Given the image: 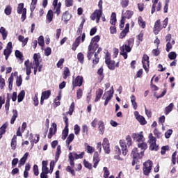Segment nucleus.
<instances>
[{
    "label": "nucleus",
    "mask_w": 178,
    "mask_h": 178,
    "mask_svg": "<svg viewBox=\"0 0 178 178\" xmlns=\"http://www.w3.org/2000/svg\"><path fill=\"white\" fill-rule=\"evenodd\" d=\"M74 134L79 136L80 134L81 128L79 124H75L74 127Z\"/></svg>",
    "instance_id": "nucleus-59"
},
{
    "label": "nucleus",
    "mask_w": 178,
    "mask_h": 178,
    "mask_svg": "<svg viewBox=\"0 0 178 178\" xmlns=\"http://www.w3.org/2000/svg\"><path fill=\"white\" fill-rule=\"evenodd\" d=\"M38 44L40 47H44V36L40 35L38 38Z\"/></svg>",
    "instance_id": "nucleus-64"
},
{
    "label": "nucleus",
    "mask_w": 178,
    "mask_h": 178,
    "mask_svg": "<svg viewBox=\"0 0 178 178\" xmlns=\"http://www.w3.org/2000/svg\"><path fill=\"white\" fill-rule=\"evenodd\" d=\"M138 148L140 149V152H145V150L147 149V148H148V145H147V143L145 142H139V143H138Z\"/></svg>",
    "instance_id": "nucleus-27"
},
{
    "label": "nucleus",
    "mask_w": 178,
    "mask_h": 178,
    "mask_svg": "<svg viewBox=\"0 0 178 178\" xmlns=\"http://www.w3.org/2000/svg\"><path fill=\"white\" fill-rule=\"evenodd\" d=\"M85 145L86 146V149L88 154H92L93 152H95V149L92 147V146H90L88 143H85Z\"/></svg>",
    "instance_id": "nucleus-46"
},
{
    "label": "nucleus",
    "mask_w": 178,
    "mask_h": 178,
    "mask_svg": "<svg viewBox=\"0 0 178 178\" xmlns=\"http://www.w3.org/2000/svg\"><path fill=\"white\" fill-rule=\"evenodd\" d=\"M38 1V0H31V6H30L31 12H34Z\"/></svg>",
    "instance_id": "nucleus-55"
},
{
    "label": "nucleus",
    "mask_w": 178,
    "mask_h": 178,
    "mask_svg": "<svg viewBox=\"0 0 178 178\" xmlns=\"http://www.w3.org/2000/svg\"><path fill=\"white\" fill-rule=\"evenodd\" d=\"M162 26H161V19H158L155 23L153 28V32L155 35H158L161 30H162Z\"/></svg>",
    "instance_id": "nucleus-14"
},
{
    "label": "nucleus",
    "mask_w": 178,
    "mask_h": 178,
    "mask_svg": "<svg viewBox=\"0 0 178 178\" xmlns=\"http://www.w3.org/2000/svg\"><path fill=\"white\" fill-rule=\"evenodd\" d=\"M135 115L136 120L139 122L140 124L142 126L147 124V120H145V118H144V116L139 115L138 112L137 111L136 112Z\"/></svg>",
    "instance_id": "nucleus-17"
},
{
    "label": "nucleus",
    "mask_w": 178,
    "mask_h": 178,
    "mask_svg": "<svg viewBox=\"0 0 178 178\" xmlns=\"http://www.w3.org/2000/svg\"><path fill=\"white\" fill-rule=\"evenodd\" d=\"M138 24H139V26L142 29H145L146 24H145V21H144V19H143V17H141V16L138 17Z\"/></svg>",
    "instance_id": "nucleus-35"
},
{
    "label": "nucleus",
    "mask_w": 178,
    "mask_h": 178,
    "mask_svg": "<svg viewBox=\"0 0 178 178\" xmlns=\"http://www.w3.org/2000/svg\"><path fill=\"white\" fill-rule=\"evenodd\" d=\"M132 138L137 141L138 143H142L144 141V136L143 135V132H140V134H133Z\"/></svg>",
    "instance_id": "nucleus-18"
},
{
    "label": "nucleus",
    "mask_w": 178,
    "mask_h": 178,
    "mask_svg": "<svg viewBox=\"0 0 178 178\" xmlns=\"http://www.w3.org/2000/svg\"><path fill=\"white\" fill-rule=\"evenodd\" d=\"M127 44H123L122 47H120V55H122V56L124 57V59H127V53L131 52V47H130V40H128Z\"/></svg>",
    "instance_id": "nucleus-4"
},
{
    "label": "nucleus",
    "mask_w": 178,
    "mask_h": 178,
    "mask_svg": "<svg viewBox=\"0 0 178 178\" xmlns=\"http://www.w3.org/2000/svg\"><path fill=\"white\" fill-rule=\"evenodd\" d=\"M80 40H81V36H79L76 38L75 41L72 44V51H76V49H77V47L80 45Z\"/></svg>",
    "instance_id": "nucleus-29"
},
{
    "label": "nucleus",
    "mask_w": 178,
    "mask_h": 178,
    "mask_svg": "<svg viewBox=\"0 0 178 178\" xmlns=\"http://www.w3.org/2000/svg\"><path fill=\"white\" fill-rule=\"evenodd\" d=\"M111 89L112 90H110L105 92L102 97V99H105L104 106H106V105L109 104V102L111 101V99H112V97H113V93L115 92V91L113 90V86L111 87Z\"/></svg>",
    "instance_id": "nucleus-7"
},
{
    "label": "nucleus",
    "mask_w": 178,
    "mask_h": 178,
    "mask_svg": "<svg viewBox=\"0 0 178 178\" xmlns=\"http://www.w3.org/2000/svg\"><path fill=\"white\" fill-rule=\"evenodd\" d=\"M98 129L99 131H101L102 134H104L105 131V124H104V121L100 120L98 122Z\"/></svg>",
    "instance_id": "nucleus-32"
},
{
    "label": "nucleus",
    "mask_w": 178,
    "mask_h": 178,
    "mask_svg": "<svg viewBox=\"0 0 178 178\" xmlns=\"http://www.w3.org/2000/svg\"><path fill=\"white\" fill-rule=\"evenodd\" d=\"M25 95H26V92H24V90H22L18 95V99H17L18 102H22V101L24 99Z\"/></svg>",
    "instance_id": "nucleus-47"
},
{
    "label": "nucleus",
    "mask_w": 178,
    "mask_h": 178,
    "mask_svg": "<svg viewBox=\"0 0 178 178\" xmlns=\"http://www.w3.org/2000/svg\"><path fill=\"white\" fill-rule=\"evenodd\" d=\"M142 64L143 69L145 70L146 73L149 72V70L147 67V65L149 67V56L147 54H144L142 58Z\"/></svg>",
    "instance_id": "nucleus-9"
},
{
    "label": "nucleus",
    "mask_w": 178,
    "mask_h": 178,
    "mask_svg": "<svg viewBox=\"0 0 178 178\" xmlns=\"http://www.w3.org/2000/svg\"><path fill=\"white\" fill-rule=\"evenodd\" d=\"M168 58L170 60H175L177 58V54L175 51H171L168 54Z\"/></svg>",
    "instance_id": "nucleus-50"
},
{
    "label": "nucleus",
    "mask_w": 178,
    "mask_h": 178,
    "mask_svg": "<svg viewBox=\"0 0 178 178\" xmlns=\"http://www.w3.org/2000/svg\"><path fill=\"white\" fill-rule=\"evenodd\" d=\"M126 141L127 143L123 140H120V145L122 148V155H124V156H126L129 152V150H127V147H131L133 144V142H131V137L129 135L126 138Z\"/></svg>",
    "instance_id": "nucleus-2"
},
{
    "label": "nucleus",
    "mask_w": 178,
    "mask_h": 178,
    "mask_svg": "<svg viewBox=\"0 0 178 178\" xmlns=\"http://www.w3.org/2000/svg\"><path fill=\"white\" fill-rule=\"evenodd\" d=\"M77 59L80 63H84V54L80 52L77 54Z\"/></svg>",
    "instance_id": "nucleus-54"
},
{
    "label": "nucleus",
    "mask_w": 178,
    "mask_h": 178,
    "mask_svg": "<svg viewBox=\"0 0 178 178\" xmlns=\"http://www.w3.org/2000/svg\"><path fill=\"white\" fill-rule=\"evenodd\" d=\"M24 9H26V8H24V3H19L18 6H17L18 15H22L23 13V12H24Z\"/></svg>",
    "instance_id": "nucleus-34"
},
{
    "label": "nucleus",
    "mask_w": 178,
    "mask_h": 178,
    "mask_svg": "<svg viewBox=\"0 0 178 178\" xmlns=\"http://www.w3.org/2000/svg\"><path fill=\"white\" fill-rule=\"evenodd\" d=\"M130 31V24L127 23L125 25V28L122 30L120 34V38L123 39L127 35V33Z\"/></svg>",
    "instance_id": "nucleus-20"
},
{
    "label": "nucleus",
    "mask_w": 178,
    "mask_h": 178,
    "mask_svg": "<svg viewBox=\"0 0 178 178\" xmlns=\"http://www.w3.org/2000/svg\"><path fill=\"white\" fill-rule=\"evenodd\" d=\"M120 5L122 8H127L129 6V0H120Z\"/></svg>",
    "instance_id": "nucleus-60"
},
{
    "label": "nucleus",
    "mask_w": 178,
    "mask_h": 178,
    "mask_svg": "<svg viewBox=\"0 0 178 178\" xmlns=\"http://www.w3.org/2000/svg\"><path fill=\"white\" fill-rule=\"evenodd\" d=\"M100 161L99 154H98V152H95L93 154V168H95V169H97V166H98V163H99Z\"/></svg>",
    "instance_id": "nucleus-19"
},
{
    "label": "nucleus",
    "mask_w": 178,
    "mask_h": 178,
    "mask_svg": "<svg viewBox=\"0 0 178 178\" xmlns=\"http://www.w3.org/2000/svg\"><path fill=\"white\" fill-rule=\"evenodd\" d=\"M22 83H23V78H22V75H19L16 79L17 87H20Z\"/></svg>",
    "instance_id": "nucleus-58"
},
{
    "label": "nucleus",
    "mask_w": 178,
    "mask_h": 178,
    "mask_svg": "<svg viewBox=\"0 0 178 178\" xmlns=\"http://www.w3.org/2000/svg\"><path fill=\"white\" fill-rule=\"evenodd\" d=\"M56 130H57L56 123H53L51 125V127L49 129V134L47 136V137L49 140H51V138H52V136H54V134H55V133H56Z\"/></svg>",
    "instance_id": "nucleus-21"
},
{
    "label": "nucleus",
    "mask_w": 178,
    "mask_h": 178,
    "mask_svg": "<svg viewBox=\"0 0 178 178\" xmlns=\"http://www.w3.org/2000/svg\"><path fill=\"white\" fill-rule=\"evenodd\" d=\"M15 54L16 58H18L20 60L23 59V54H22L20 51L16 50Z\"/></svg>",
    "instance_id": "nucleus-62"
},
{
    "label": "nucleus",
    "mask_w": 178,
    "mask_h": 178,
    "mask_svg": "<svg viewBox=\"0 0 178 178\" xmlns=\"http://www.w3.org/2000/svg\"><path fill=\"white\" fill-rule=\"evenodd\" d=\"M47 23H51L54 20V11L49 10L46 16Z\"/></svg>",
    "instance_id": "nucleus-30"
},
{
    "label": "nucleus",
    "mask_w": 178,
    "mask_h": 178,
    "mask_svg": "<svg viewBox=\"0 0 178 178\" xmlns=\"http://www.w3.org/2000/svg\"><path fill=\"white\" fill-rule=\"evenodd\" d=\"M97 49V52H95V58L92 60L93 65L99 63V57H98V54L102 51V49L101 47H98Z\"/></svg>",
    "instance_id": "nucleus-23"
},
{
    "label": "nucleus",
    "mask_w": 178,
    "mask_h": 178,
    "mask_svg": "<svg viewBox=\"0 0 178 178\" xmlns=\"http://www.w3.org/2000/svg\"><path fill=\"white\" fill-rule=\"evenodd\" d=\"M152 161L148 160L143 163V175L145 176H149V173H151V171L152 170Z\"/></svg>",
    "instance_id": "nucleus-5"
},
{
    "label": "nucleus",
    "mask_w": 178,
    "mask_h": 178,
    "mask_svg": "<svg viewBox=\"0 0 178 178\" xmlns=\"http://www.w3.org/2000/svg\"><path fill=\"white\" fill-rule=\"evenodd\" d=\"M83 165H84L85 168H86L87 169H89L90 170H91V169H92V164H91L90 162L87 161V160H86V159L83 160Z\"/></svg>",
    "instance_id": "nucleus-56"
},
{
    "label": "nucleus",
    "mask_w": 178,
    "mask_h": 178,
    "mask_svg": "<svg viewBox=\"0 0 178 178\" xmlns=\"http://www.w3.org/2000/svg\"><path fill=\"white\" fill-rule=\"evenodd\" d=\"M97 49H95V47L88 46V54H87V58L88 60H91V59L92 58V56L95 55V51H97Z\"/></svg>",
    "instance_id": "nucleus-15"
},
{
    "label": "nucleus",
    "mask_w": 178,
    "mask_h": 178,
    "mask_svg": "<svg viewBox=\"0 0 178 178\" xmlns=\"http://www.w3.org/2000/svg\"><path fill=\"white\" fill-rule=\"evenodd\" d=\"M33 65L35 66H40V56L37 54H33Z\"/></svg>",
    "instance_id": "nucleus-37"
},
{
    "label": "nucleus",
    "mask_w": 178,
    "mask_h": 178,
    "mask_svg": "<svg viewBox=\"0 0 178 178\" xmlns=\"http://www.w3.org/2000/svg\"><path fill=\"white\" fill-rule=\"evenodd\" d=\"M4 13L5 15H6L7 16H9L11 15L12 13V6H7L6 8L4 10Z\"/></svg>",
    "instance_id": "nucleus-53"
},
{
    "label": "nucleus",
    "mask_w": 178,
    "mask_h": 178,
    "mask_svg": "<svg viewBox=\"0 0 178 178\" xmlns=\"http://www.w3.org/2000/svg\"><path fill=\"white\" fill-rule=\"evenodd\" d=\"M86 153L84 152H82L80 154H77V153L76 152H74L73 153V157L75 159H83V158L84 157V154Z\"/></svg>",
    "instance_id": "nucleus-52"
},
{
    "label": "nucleus",
    "mask_w": 178,
    "mask_h": 178,
    "mask_svg": "<svg viewBox=\"0 0 178 178\" xmlns=\"http://www.w3.org/2000/svg\"><path fill=\"white\" fill-rule=\"evenodd\" d=\"M17 110L14 109L13 110V116L10 120V124H15V122L16 121V118H17Z\"/></svg>",
    "instance_id": "nucleus-31"
},
{
    "label": "nucleus",
    "mask_w": 178,
    "mask_h": 178,
    "mask_svg": "<svg viewBox=\"0 0 178 178\" xmlns=\"http://www.w3.org/2000/svg\"><path fill=\"white\" fill-rule=\"evenodd\" d=\"M11 149L15 151L16 149V147H17V136L16 135H14L12 140H11Z\"/></svg>",
    "instance_id": "nucleus-26"
},
{
    "label": "nucleus",
    "mask_w": 178,
    "mask_h": 178,
    "mask_svg": "<svg viewBox=\"0 0 178 178\" xmlns=\"http://www.w3.org/2000/svg\"><path fill=\"white\" fill-rule=\"evenodd\" d=\"M69 159H70V165L67 166L65 170L66 172H68L69 173H71L72 176H76V172H74V170L73 168H74V157L73 156V153L70 152L69 154Z\"/></svg>",
    "instance_id": "nucleus-3"
},
{
    "label": "nucleus",
    "mask_w": 178,
    "mask_h": 178,
    "mask_svg": "<svg viewBox=\"0 0 178 178\" xmlns=\"http://www.w3.org/2000/svg\"><path fill=\"white\" fill-rule=\"evenodd\" d=\"M63 119L65 124V127L69 128V118H67V115H66V113H63Z\"/></svg>",
    "instance_id": "nucleus-57"
},
{
    "label": "nucleus",
    "mask_w": 178,
    "mask_h": 178,
    "mask_svg": "<svg viewBox=\"0 0 178 178\" xmlns=\"http://www.w3.org/2000/svg\"><path fill=\"white\" fill-rule=\"evenodd\" d=\"M114 154H115L114 156V159H117L118 161H123V159L120 157V155L122 154V151L120 150V147H119V146H115Z\"/></svg>",
    "instance_id": "nucleus-16"
},
{
    "label": "nucleus",
    "mask_w": 178,
    "mask_h": 178,
    "mask_svg": "<svg viewBox=\"0 0 178 178\" xmlns=\"http://www.w3.org/2000/svg\"><path fill=\"white\" fill-rule=\"evenodd\" d=\"M97 74L99 76V80H100L101 81H102L104 80V77H105V76H104V67H101L98 71H97Z\"/></svg>",
    "instance_id": "nucleus-38"
},
{
    "label": "nucleus",
    "mask_w": 178,
    "mask_h": 178,
    "mask_svg": "<svg viewBox=\"0 0 178 178\" xmlns=\"http://www.w3.org/2000/svg\"><path fill=\"white\" fill-rule=\"evenodd\" d=\"M105 63L107 65L110 70H115V60H111L109 55L106 54L105 58Z\"/></svg>",
    "instance_id": "nucleus-10"
},
{
    "label": "nucleus",
    "mask_w": 178,
    "mask_h": 178,
    "mask_svg": "<svg viewBox=\"0 0 178 178\" xmlns=\"http://www.w3.org/2000/svg\"><path fill=\"white\" fill-rule=\"evenodd\" d=\"M101 16H102V12L101 10H95V12L90 15V19L91 20H95V19H97V23H99Z\"/></svg>",
    "instance_id": "nucleus-12"
},
{
    "label": "nucleus",
    "mask_w": 178,
    "mask_h": 178,
    "mask_svg": "<svg viewBox=\"0 0 178 178\" xmlns=\"http://www.w3.org/2000/svg\"><path fill=\"white\" fill-rule=\"evenodd\" d=\"M13 49V46L12 45V42H9L7 45L6 49L3 50V55L5 56L6 60H8L9 59V57L12 54V51Z\"/></svg>",
    "instance_id": "nucleus-8"
},
{
    "label": "nucleus",
    "mask_w": 178,
    "mask_h": 178,
    "mask_svg": "<svg viewBox=\"0 0 178 178\" xmlns=\"http://www.w3.org/2000/svg\"><path fill=\"white\" fill-rule=\"evenodd\" d=\"M149 148L150 151H158V149H159V146L156 145V142L154 143H150Z\"/></svg>",
    "instance_id": "nucleus-48"
},
{
    "label": "nucleus",
    "mask_w": 178,
    "mask_h": 178,
    "mask_svg": "<svg viewBox=\"0 0 178 178\" xmlns=\"http://www.w3.org/2000/svg\"><path fill=\"white\" fill-rule=\"evenodd\" d=\"M148 143H149V144H152V143H156V138H155L154 136V135H152V133H150L149 134Z\"/></svg>",
    "instance_id": "nucleus-51"
},
{
    "label": "nucleus",
    "mask_w": 178,
    "mask_h": 178,
    "mask_svg": "<svg viewBox=\"0 0 178 178\" xmlns=\"http://www.w3.org/2000/svg\"><path fill=\"white\" fill-rule=\"evenodd\" d=\"M67 136H69V128L65 127L62 131V140L67 138Z\"/></svg>",
    "instance_id": "nucleus-42"
},
{
    "label": "nucleus",
    "mask_w": 178,
    "mask_h": 178,
    "mask_svg": "<svg viewBox=\"0 0 178 178\" xmlns=\"http://www.w3.org/2000/svg\"><path fill=\"white\" fill-rule=\"evenodd\" d=\"M102 147L105 154H111V145L109 144V140H108V138H104Z\"/></svg>",
    "instance_id": "nucleus-11"
},
{
    "label": "nucleus",
    "mask_w": 178,
    "mask_h": 178,
    "mask_svg": "<svg viewBox=\"0 0 178 178\" xmlns=\"http://www.w3.org/2000/svg\"><path fill=\"white\" fill-rule=\"evenodd\" d=\"M0 33L3 37V40H6V38L8 37V32L6 31V29L3 27H1Z\"/></svg>",
    "instance_id": "nucleus-49"
},
{
    "label": "nucleus",
    "mask_w": 178,
    "mask_h": 178,
    "mask_svg": "<svg viewBox=\"0 0 178 178\" xmlns=\"http://www.w3.org/2000/svg\"><path fill=\"white\" fill-rule=\"evenodd\" d=\"M99 40H101V37H99V35H96V36L93 37L91 39L89 47H92L95 49H98V47H99V45L97 42H99Z\"/></svg>",
    "instance_id": "nucleus-13"
},
{
    "label": "nucleus",
    "mask_w": 178,
    "mask_h": 178,
    "mask_svg": "<svg viewBox=\"0 0 178 178\" xmlns=\"http://www.w3.org/2000/svg\"><path fill=\"white\" fill-rule=\"evenodd\" d=\"M18 40L20 41V42H22L24 44V47L27 44V42H29V38H24V36L19 35L18 36Z\"/></svg>",
    "instance_id": "nucleus-36"
},
{
    "label": "nucleus",
    "mask_w": 178,
    "mask_h": 178,
    "mask_svg": "<svg viewBox=\"0 0 178 178\" xmlns=\"http://www.w3.org/2000/svg\"><path fill=\"white\" fill-rule=\"evenodd\" d=\"M72 19V15L69 11H65L63 13L61 17V20H63L65 24H67V22Z\"/></svg>",
    "instance_id": "nucleus-22"
},
{
    "label": "nucleus",
    "mask_w": 178,
    "mask_h": 178,
    "mask_svg": "<svg viewBox=\"0 0 178 178\" xmlns=\"http://www.w3.org/2000/svg\"><path fill=\"white\" fill-rule=\"evenodd\" d=\"M81 97H83V90L81 88H79L76 90V99H81Z\"/></svg>",
    "instance_id": "nucleus-61"
},
{
    "label": "nucleus",
    "mask_w": 178,
    "mask_h": 178,
    "mask_svg": "<svg viewBox=\"0 0 178 178\" xmlns=\"http://www.w3.org/2000/svg\"><path fill=\"white\" fill-rule=\"evenodd\" d=\"M131 102L132 104L133 108L135 111H137L138 105L137 102H136V96L131 95Z\"/></svg>",
    "instance_id": "nucleus-43"
},
{
    "label": "nucleus",
    "mask_w": 178,
    "mask_h": 178,
    "mask_svg": "<svg viewBox=\"0 0 178 178\" xmlns=\"http://www.w3.org/2000/svg\"><path fill=\"white\" fill-rule=\"evenodd\" d=\"M9 123L6 122L0 127V140L2 138V136L6 133V129H8Z\"/></svg>",
    "instance_id": "nucleus-25"
},
{
    "label": "nucleus",
    "mask_w": 178,
    "mask_h": 178,
    "mask_svg": "<svg viewBox=\"0 0 178 178\" xmlns=\"http://www.w3.org/2000/svg\"><path fill=\"white\" fill-rule=\"evenodd\" d=\"M175 104L173 103H170L167 107L165 108V115H169L171 111H173V107Z\"/></svg>",
    "instance_id": "nucleus-33"
},
{
    "label": "nucleus",
    "mask_w": 178,
    "mask_h": 178,
    "mask_svg": "<svg viewBox=\"0 0 178 178\" xmlns=\"http://www.w3.org/2000/svg\"><path fill=\"white\" fill-rule=\"evenodd\" d=\"M73 0H65V5L66 6V8H70L72 6H73Z\"/></svg>",
    "instance_id": "nucleus-63"
},
{
    "label": "nucleus",
    "mask_w": 178,
    "mask_h": 178,
    "mask_svg": "<svg viewBox=\"0 0 178 178\" xmlns=\"http://www.w3.org/2000/svg\"><path fill=\"white\" fill-rule=\"evenodd\" d=\"M51 97V90H46V91H43L42 92V96L41 97L43 98L44 99H48V98H49Z\"/></svg>",
    "instance_id": "nucleus-39"
},
{
    "label": "nucleus",
    "mask_w": 178,
    "mask_h": 178,
    "mask_svg": "<svg viewBox=\"0 0 178 178\" xmlns=\"http://www.w3.org/2000/svg\"><path fill=\"white\" fill-rule=\"evenodd\" d=\"M102 94H104V90L99 88L97 90H96V97L95 99V102H98V101L101 99Z\"/></svg>",
    "instance_id": "nucleus-28"
},
{
    "label": "nucleus",
    "mask_w": 178,
    "mask_h": 178,
    "mask_svg": "<svg viewBox=\"0 0 178 178\" xmlns=\"http://www.w3.org/2000/svg\"><path fill=\"white\" fill-rule=\"evenodd\" d=\"M75 104L72 102L70 106L69 111L66 112L65 115H70L72 116L73 115V112H74Z\"/></svg>",
    "instance_id": "nucleus-44"
},
{
    "label": "nucleus",
    "mask_w": 178,
    "mask_h": 178,
    "mask_svg": "<svg viewBox=\"0 0 178 178\" xmlns=\"http://www.w3.org/2000/svg\"><path fill=\"white\" fill-rule=\"evenodd\" d=\"M84 83L83 76L78 75L74 79L72 80V90L74 91L76 87H81Z\"/></svg>",
    "instance_id": "nucleus-6"
},
{
    "label": "nucleus",
    "mask_w": 178,
    "mask_h": 178,
    "mask_svg": "<svg viewBox=\"0 0 178 178\" xmlns=\"http://www.w3.org/2000/svg\"><path fill=\"white\" fill-rule=\"evenodd\" d=\"M131 156H132V166H134L136 163H138V162H140L139 159H143V157L144 156V152H140L138 150V148L135 147L132 149L131 153Z\"/></svg>",
    "instance_id": "nucleus-1"
},
{
    "label": "nucleus",
    "mask_w": 178,
    "mask_h": 178,
    "mask_svg": "<svg viewBox=\"0 0 178 178\" xmlns=\"http://www.w3.org/2000/svg\"><path fill=\"white\" fill-rule=\"evenodd\" d=\"M134 15V13L131 10H127L125 13V16H122V17H124V20L126 19H131V17Z\"/></svg>",
    "instance_id": "nucleus-45"
},
{
    "label": "nucleus",
    "mask_w": 178,
    "mask_h": 178,
    "mask_svg": "<svg viewBox=\"0 0 178 178\" xmlns=\"http://www.w3.org/2000/svg\"><path fill=\"white\" fill-rule=\"evenodd\" d=\"M70 76V70H69V67H64V71H63V79L64 80H66L67 77Z\"/></svg>",
    "instance_id": "nucleus-41"
},
{
    "label": "nucleus",
    "mask_w": 178,
    "mask_h": 178,
    "mask_svg": "<svg viewBox=\"0 0 178 178\" xmlns=\"http://www.w3.org/2000/svg\"><path fill=\"white\" fill-rule=\"evenodd\" d=\"M48 173H49V169L48 168V166L42 167L40 178H48Z\"/></svg>",
    "instance_id": "nucleus-24"
},
{
    "label": "nucleus",
    "mask_w": 178,
    "mask_h": 178,
    "mask_svg": "<svg viewBox=\"0 0 178 178\" xmlns=\"http://www.w3.org/2000/svg\"><path fill=\"white\" fill-rule=\"evenodd\" d=\"M74 140V134H70L67 140H66V145L69 147L70 145V143Z\"/></svg>",
    "instance_id": "nucleus-40"
}]
</instances>
